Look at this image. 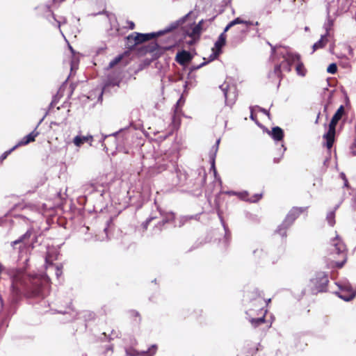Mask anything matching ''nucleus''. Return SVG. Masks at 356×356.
I'll list each match as a JSON object with an SVG mask.
<instances>
[{"label": "nucleus", "mask_w": 356, "mask_h": 356, "mask_svg": "<svg viewBox=\"0 0 356 356\" xmlns=\"http://www.w3.org/2000/svg\"><path fill=\"white\" fill-rule=\"evenodd\" d=\"M226 42V34H224V33H222L216 42H215V48L218 51H221V48L225 44Z\"/></svg>", "instance_id": "5701e85b"}, {"label": "nucleus", "mask_w": 356, "mask_h": 356, "mask_svg": "<svg viewBox=\"0 0 356 356\" xmlns=\"http://www.w3.org/2000/svg\"><path fill=\"white\" fill-rule=\"evenodd\" d=\"M262 197L261 193L254 194L249 200L250 202H258Z\"/></svg>", "instance_id": "ea45409f"}, {"label": "nucleus", "mask_w": 356, "mask_h": 356, "mask_svg": "<svg viewBox=\"0 0 356 356\" xmlns=\"http://www.w3.org/2000/svg\"><path fill=\"white\" fill-rule=\"evenodd\" d=\"M155 168L157 172H161L168 170L171 173L170 182L172 186H182L187 179V175L184 171L181 170L177 163L163 158L161 161L156 163Z\"/></svg>", "instance_id": "f03ea898"}, {"label": "nucleus", "mask_w": 356, "mask_h": 356, "mask_svg": "<svg viewBox=\"0 0 356 356\" xmlns=\"http://www.w3.org/2000/svg\"><path fill=\"white\" fill-rule=\"evenodd\" d=\"M202 22L203 20H201L196 24L195 22L191 20L186 24V25L182 27L184 35L185 36H188L191 38L190 40L187 41L188 44H193L195 41L200 38Z\"/></svg>", "instance_id": "9d476101"}, {"label": "nucleus", "mask_w": 356, "mask_h": 356, "mask_svg": "<svg viewBox=\"0 0 356 356\" xmlns=\"http://www.w3.org/2000/svg\"><path fill=\"white\" fill-rule=\"evenodd\" d=\"M320 113L318 114L317 118L316 119L315 123L317 124L318 122Z\"/></svg>", "instance_id": "052dcab7"}, {"label": "nucleus", "mask_w": 356, "mask_h": 356, "mask_svg": "<svg viewBox=\"0 0 356 356\" xmlns=\"http://www.w3.org/2000/svg\"><path fill=\"white\" fill-rule=\"evenodd\" d=\"M33 234L32 229H28L26 233H24L23 235H22L17 240L11 242V246L14 248L15 245L20 243H25V241L29 239Z\"/></svg>", "instance_id": "aec40b11"}, {"label": "nucleus", "mask_w": 356, "mask_h": 356, "mask_svg": "<svg viewBox=\"0 0 356 356\" xmlns=\"http://www.w3.org/2000/svg\"><path fill=\"white\" fill-rule=\"evenodd\" d=\"M51 15L52 18H53L55 21H56V19L54 18V14H53V13H51Z\"/></svg>", "instance_id": "0e129e2a"}, {"label": "nucleus", "mask_w": 356, "mask_h": 356, "mask_svg": "<svg viewBox=\"0 0 356 356\" xmlns=\"http://www.w3.org/2000/svg\"><path fill=\"white\" fill-rule=\"evenodd\" d=\"M130 314L132 316L134 317H140V314L137 311L132 310L130 312ZM139 321H140V318H139Z\"/></svg>", "instance_id": "49530a36"}, {"label": "nucleus", "mask_w": 356, "mask_h": 356, "mask_svg": "<svg viewBox=\"0 0 356 356\" xmlns=\"http://www.w3.org/2000/svg\"><path fill=\"white\" fill-rule=\"evenodd\" d=\"M106 86H105L102 88V92H101V93H100V96H99V99H102V96L103 93L106 91Z\"/></svg>", "instance_id": "864d4df0"}, {"label": "nucleus", "mask_w": 356, "mask_h": 356, "mask_svg": "<svg viewBox=\"0 0 356 356\" xmlns=\"http://www.w3.org/2000/svg\"><path fill=\"white\" fill-rule=\"evenodd\" d=\"M134 42H135L134 40H129L128 36L126 38V44L128 48L132 49L134 47L136 44H134Z\"/></svg>", "instance_id": "c03bdc74"}, {"label": "nucleus", "mask_w": 356, "mask_h": 356, "mask_svg": "<svg viewBox=\"0 0 356 356\" xmlns=\"http://www.w3.org/2000/svg\"><path fill=\"white\" fill-rule=\"evenodd\" d=\"M327 36V34L322 35L321 37V39L314 44V45L312 47L313 52L318 49L323 48L325 46V44L327 42V40H326Z\"/></svg>", "instance_id": "b1692460"}, {"label": "nucleus", "mask_w": 356, "mask_h": 356, "mask_svg": "<svg viewBox=\"0 0 356 356\" xmlns=\"http://www.w3.org/2000/svg\"><path fill=\"white\" fill-rule=\"evenodd\" d=\"M343 114H344V107H343V105H341L337 109V111L334 114L332 118L336 119L337 120L339 121L341 120V118H342Z\"/></svg>", "instance_id": "7c9ffc66"}, {"label": "nucleus", "mask_w": 356, "mask_h": 356, "mask_svg": "<svg viewBox=\"0 0 356 356\" xmlns=\"http://www.w3.org/2000/svg\"><path fill=\"white\" fill-rule=\"evenodd\" d=\"M155 218L154 217H149L145 222H143L142 227L143 228L146 230L147 229V227L150 222H152Z\"/></svg>", "instance_id": "a19ab883"}, {"label": "nucleus", "mask_w": 356, "mask_h": 356, "mask_svg": "<svg viewBox=\"0 0 356 356\" xmlns=\"http://www.w3.org/2000/svg\"><path fill=\"white\" fill-rule=\"evenodd\" d=\"M219 54H220V51H218L217 50H216V51L213 52L210 55L209 60L208 62H210V61H212V60H215L218 57Z\"/></svg>", "instance_id": "a18cd8bd"}, {"label": "nucleus", "mask_w": 356, "mask_h": 356, "mask_svg": "<svg viewBox=\"0 0 356 356\" xmlns=\"http://www.w3.org/2000/svg\"><path fill=\"white\" fill-rule=\"evenodd\" d=\"M243 24H245L247 26H252V25H253V24H254L252 22H250V21H245V20H244Z\"/></svg>", "instance_id": "603ef678"}, {"label": "nucleus", "mask_w": 356, "mask_h": 356, "mask_svg": "<svg viewBox=\"0 0 356 356\" xmlns=\"http://www.w3.org/2000/svg\"><path fill=\"white\" fill-rule=\"evenodd\" d=\"M129 29L133 30L135 28V24L132 21H127Z\"/></svg>", "instance_id": "de8ad7c7"}, {"label": "nucleus", "mask_w": 356, "mask_h": 356, "mask_svg": "<svg viewBox=\"0 0 356 356\" xmlns=\"http://www.w3.org/2000/svg\"><path fill=\"white\" fill-rule=\"evenodd\" d=\"M53 104H54V102H51V104H50V107L53 106Z\"/></svg>", "instance_id": "338daca9"}, {"label": "nucleus", "mask_w": 356, "mask_h": 356, "mask_svg": "<svg viewBox=\"0 0 356 356\" xmlns=\"http://www.w3.org/2000/svg\"><path fill=\"white\" fill-rule=\"evenodd\" d=\"M47 115V113L44 115V117L39 121L35 128L28 135L25 136L22 140H20L14 147L13 149H16L17 147L26 145L31 142L35 141V138L39 135V131H37L38 127L44 120V118Z\"/></svg>", "instance_id": "ddd939ff"}, {"label": "nucleus", "mask_w": 356, "mask_h": 356, "mask_svg": "<svg viewBox=\"0 0 356 356\" xmlns=\"http://www.w3.org/2000/svg\"><path fill=\"white\" fill-rule=\"evenodd\" d=\"M355 136L353 143L349 147V154L355 156H356V124L355 125Z\"/></svg>", "instance_id": "c756f323"}, {"label": "nucleus", "mask_w": 356, "mask_h": 356, "mask_svg": "<svg viewBox=\"0 0 356 356\" xmlns=\"http://www.w3.org/2000/svg\"><path fill=\"white\" fill-rule=\"evenodd\" d=\"M93 140V136L91 135L81 136H76L73 139V143L76 147H81L84 143L90 142V145H92Z\"/></svg>", "instance_id": "a211bd4d"}, {"label": "nucleus", "mask_w": 356, "mask_h": 356, "mask_svg": "<svg viewBox=\"0 0 356 356\" xmlns=\"http://www.w3.org/2000/svg\"><path fill=\"white\" fill-rule=\"evenodd\" d=\"M58 22V27L60 29V22Z\"/></svg>", "instance_id": "69168bd1"}, {"label": "nucleus", "mask_w": 356, "mask_h": 356, "mask_svg": "<svg viewBox=\"0 0 356 356\" xmlns=\"http://www.w3.org/2000/svg\"><path fill=\"white\" fill-rule=\"evenodd\" d=\"M268 78L270 79L272 81L277 79L279 80V83L280 82L282 78V73L280 65H275L274 67V70L269 72Z\"/></svg>", "instance_id": "4be33fe9"}, {"label": "nucleus", "mask_w": 356, "mask_h": 356, "mask_svg": "<svg viewBox=\"0 0 356 356\" xmlns=\"http://www.w3.org/2000/svg\"><path fill=\"white\" fill-rule=\"evenodd\" d=\"M251 109V114H250V118L252 120H254V116L253 115V113H252V108H250Z\"/></svg>", "instance_id": "6e6d98bb"}, {"label": "nucleus", "mask_w": 356, "mask_h": 356, "mask_svg": "<svg viewBox=\"0 0 356 356\" xmlns=\"http://www.w3.org/2000/svg\"><path fill=\"white\" fill-rule=\"evenodd\" d=\"M45 264H46V265L48 266L47 268H54V270H55V275L58 279L62 275V274H63L62 265L53 264L52 259L51 258L49 252H47V254L45 257Z\"/></svg>", "instance_id": "dca6fc26"}, {"label": "nucleus", "mask_w": 356, "mask_h": 356, "mask_svg": "<svg viewBox=\"0 0 356 356\" xmlns=\"http://www.w3.org/2000/svg\"><path fill=\"white\" fill-rule=\"evenodd\" d=\"M175 218V216L173 213H170L166 215L165 217L163 218V219L160 221L157 225L154 227V229L157 230L158 232H161L162 229V226H163L165 224L172 221Z\"/></svg>", "instance_id": "412c9836"}, {"label": "nucleus", "mask_w": 356, "mask_h": 356, "mask_svg": "<svg viewBox=\"0 0 356 356\" xmlns=\"http://www.w3.org/2000/svg\"><path fill=\"white\" fill-rule=\"evenodd\" d=\"M126 354L127 356H139V351L134 348H129L126 349Z\"/></svg>", "instance_id": "e433bc0d"}, {"label": "nucleus", "mask_w": 356, "mask_h": 356, "mask_svg": "<svg viewBox=\"0 0 356 356\" xmlns=\"http://www.w3.org/2000/svg\"><path fill=\"white\" fill-rule=\"evenodd\" d=\"M328 282L327 274L318 272L310 279L309 286L312 293H322L327 291Z\"/></svg>", "instance_id": "0eeeda50"}, {"label": "nucleus", "mask_w": 356, "mask_h": 356, "mask_svg": "<svg viewBox=\"0 0 356 356\" xmlns=\"http://www.w3.org/2000/svg\"><path fill=\"white\" fill-rule=\"evenodd\" d=\"M267 312L266 310L264 311V314L261 317L259 318H252L250 319V322L251 323L252 325L254 327L260 325L261 324L264 323L265 322V315Z\"/></svg>", "instance_id": "393cba45"}, {"label": "nucleus", "mask_w": 356, "mask_h": 356, "mask_svg": "<svg viewBox=\"0 0 356 356\" xmlns=\"http://www.w3.org/2000/svg\"><path fill=\"white\" fill-rule=\"evenodd\" d=\"M171 49V46H163L158 42H152L148 47V51L161 55L164 51Z\"/></svg>", "instance_id": "2eb2a0df"}, {"label": "nucleus", "mask_w": 356, "mask_h": 356, "mask_svg": "<svg viewBox=\"0 0 356 356\" xmlns=\"http://www.w3.org/2000/svg\"><path fill=\"white\" fill-rule=\"evenodd\" d=\"M193 59L192 54L186 50L179 51L175 57L176 61L181 65H186L187 63L191 62Z\"/></svg>", "instance_id": "4468645a"}, {"label": "nucleus", "mask_w": 356, "mask_h": 356, "mask_svg": "<svg viewBox=\"0 0 356 356\" xmlns=\"http://www.w3.org/2000/svg\"><path fill=\"white\" fill-rule=\"evenodd\" d=\"M220 141V139H218L216 140V144L212 147V149L209 153V160H210V163H211V167L212 169H213L215 176L217 174V172H216V170L215 168V159H216V154H217V152L218 149Z\"/></svg>", "instance_id": "f3484780"}, {"label": "nucleus", "mask_w": 356, "mask_h": 356, "mask_svg": "<svg viewBox=\"0 0 356 356\" xmlns=\"http://www.w3.org/2000/svg\"><path fill=\"white\" fill-rule=\"evenodd\" d=\"M336 284L339 287V291L336 292V294L341 299L348 302L355 297L356 287L353 286L348 280H341Z\"/></svg>", "instance_id": "6e6552de"}, {"label": "nucleus", "mask_w": 356, "mask_h": 356, "mask_svg": "<svg viewBox=\"0 0 356 356\" xmlns=\"http://www.w3.org/2000/svg\"><path fill=\"white\" fill-rule=\"evenodd\" d=\"M82 191L86 197L97 198L101 201L105 193V188L99 184L87 183L82 186Z\"/></svg>", "instance_id": "1a4fd4ad"}, {"label": "nucleus", "mask_w": 356, "mask_h": 356, "mask_svg": "<svg viewBox=\"0 0 356 356\" xmlns=\"http://www.w3.org/2000/svg\"><path fill=\"white\" fill-rule=\"evenodd\" d=\"M269 135L275 141H281L284 138V131L280 127H275L269 132Z\"/></svg>", "instance_id": "6ab92c4d"}, {"label": "nucleus", "mask_w": 356, "mask_h": 356, "mask_svg": "<svg viewBox=\"0 0 356 356\" xmlns=\"http://www.w3.org/2000/svg\"><path fill=\"white\" fill-rule=\"evenodd\" d=\"M286 149V148L284 147V145L283 144H282L281 147L278 149L279 153H280V157L274 158V163H278L280 161V159L282 158Z\"/></svg>", "instance_id": "2f4dec72"}, {"label": "nucleus", "mask_w": 356, "mask_h": 356, "mask_svg": "<svg viewBox=\"0 0 356 356\" xmlns=\"http://www.w3.org/2000/svg\"><path fill=\"white\" fill-rule=\"evenodd\" d=\"M268 44L271 47L272 54H277L283 58L281 63L277 65L280 66L281 72L282 70L290 72L291 70V65L300 58L299 54L290 51L287 48H280L276 51V48L273 47L270 42H268Z\"/></svg>", "instance_id": "20e7f679"}, {"label": "nucleus", "mask_w": 356, "mask_h": 356, "mask_svg": "<svg viewBox=\"0 0 356 356\" xmlns=\"http://www.w3.org/2000/svg\"><path fill=\"white\" fill-rule=\"evenodd\" d=\"M218 217L220 218L221 224H222V227L224 228V230H225V240L226 242H227L229 240V238H230V232L229 231L227 226L225 223V222L223 220V218H222V216H221V214L218 212Z\"/></svg>", "instance_id": "a878e982"}, {"label": "nucleus", "mask_w": 356, "mask_h": 356, "mask_svg": "<svg viewBox=\"0 0 356 356\" xmlns=\"http://www.w3.org/2000/svg\"><path fill=\"white\" fill-rule=\"evenodd\" d=\"M339 177L342 179V181H343V186L344 187H348V181L346 177V175L344 172H341L339 175Z\"/></svg>", "instance_id": "79ce46f5"}, {"label": "nucleus", "mask_w": 356, "mask_h": 356, "mask_svg": "<svg viewBox=\"0 0 356 356\" xmlns=\"http://www.w3.org/2000/svg\"><path fill=\"white\" fill-rule=\"evenodd\" d=\"M156 351V346L152 345L147 350L139 352V356H153Z\"/></svg>", "instance_id": "bb28decb"}, {"label": "nucleus", "mask_w": 356, "mask_h": 356, "mask_svg": "<svg viewBox=\"0 0 356 356\" xmlns=\"http://www.w3.org/2000/svg\"><path fill=\"white\" fill-rule=\"evenodd\" d=\"M338 122V120L332 118L329 124L328 131L323 135V138L326 140L325 145L327 149H331L333 145L336 131V125Z\"/></svg>", "instance_id": "f8f14e48"}, {"label": "nucleus", "mask_w": 356, "mask_h": 356, "mask_svg": "<svg viewBox=\"0 0 356 356\" xmlns=\"http://www.w3.org/2000/svg\"><path fill=\"white\" fill-rule=\"evenodd\" d=\"M308 207H293L287 213L282 223L278 226L276 232L282 236H286V230L289 228L296 218L303 212L306 211Z\"/></svg>", "instance_id": "39448f33"}, {"label": "nucleus", "mask_w": 356, "mask_h": 356, "mask_svg": "<svg viewBox=\"0 0 356 356\" xmlns=\"http://www.w3.org/2000/svg\"><path fill=\"white\" fill-rule=\"evenodd\" d=\"M208 62H203L200 65H192L191 67H190V72H194L200 68H201L202 67L204 66Z\"/></svg>", "instance_id": "58836bf2"}, {"label": "nucleus", "mask_w": 356, "mask_h": 356, "mask_svg": "<svg viewBox=\"0 0 356 356\" xmlns=\"http://www.w3.org/2000/svg\"><path fill=\"white\" fill-rule=\"evenodd\" d=\"M226 194L229 195H236L238 194V192L234 191H229L225 192Z\"/></svg>", "instance_id": "8fccbe9b"}, {"label": "nucleus", "mask_w": 356, "mask_h": 356, "mask_svg": "<svg viewBox=\"0 0 356 356\" xmlns=\"http://www.w3.org/2000/svg\"><path fill=\"white\" fill-rule=\"evenodd\" d=\"M241 41H242V40H241V39H239V40H235V41H234V42H235L236 44H238V43L241 42Z\"/></svg>", "instance_id": "680f3d73"}, {"label": "nucleus", "mask_w": 356, "mask_h": 356, "mask_svg": "<svg viewBox=\"0 0 356 356\" xmlns=\"http://www.w3.org/2000/svg\"><path fill=\"white\" fill-rule=\"evenodd\" d=\"M339 204L336 205L333 211H334V212H335L336 210L339 208Z\"/></svg>", "instance_id": "e2e57ef3"}, {"label": "nucleus", "mask_w": 356, "mask_h": 356, "mask_svg": "<svg viewBox=\"0 0 356 356\" xmlns=\"http://www.w3.org/2000/svg\"><path fill=\"white\" fill-rule=\"evenodd\" d=\"M258 108H259V110L261 112H262L263 113L266 114V115H268V117L270 116V113H269V112H268L266 109H265V108H261V107H258Z\"/></svg>", "instance_id": "09e8293b"}, {"label": "nucleus", "mask_w": 356, "mask_h": 356, "mask_svg": "<svg viewBox=\"0 0 356 356\" xmlns=\"http://www.w3.org/2000/svg\"><path fill=\"white\" fill-rule=\"evenodd\" d=\"M122 58V56L119 55L116 56L115 58H113L108 65L109 68L113 67L115 65H117Z\"/></svg>", "instance_id": "473e14b6"}, {"label": "nucleus", "mask_w": 356, "mask_h": 356, "mask_svg": "<svg viewBox=\"0 0 356 356\" xmlns=\"http://www.w3.org/2000/svg\"><path fill=\"white\" fill-rule=\"evenodd\" d=\"M243 22L244 20L241 19L240 17H236L234 20L231 21L230 24H232V26H234L236 24H243Z\"/></svg>", "instance_id": "37998d69"}, {"label": "nucleus", "mask_w": 356, "mask_h": 356, "mask_svg": "<svg viewBox=\"0 0 356 356\" xmlns=\"http://www.w3.org/2000/svg\"><path fill=\"white\" fill-rule=\"evenodd\" d=\"M191 12H189L188 14L181 17L179 19L173 22L168 26H167L164 30L160 31L157 33H133L128 35V39L130 40H134V44H139L144 42L148 41L156 36L161 35L165 33H168L172 31V30L176 29L180 26L184 25V24L186 22V20L189 18Z\"/></svg>", "instance_id": "7ed1b4c3"}, {"label": "nucleus", "mask_w": 356, "mask_h": 356, "mask_svg": "<svg viewBox=\"0 0 356 356\" xmlns=\"http://www.w3.org/2000/svg\"><path fill=\"white\" fill-rule=\"evenodd\" d=\"M108 136H104L102 135L101 138L99 139V142L100 143H103L104 141V140L106 139V138H107Z\"/></svg>", "instance_id": "5fc2aeb1"}, {"label": "nucleus", "mask_w": 356, "mask_h": 356, "mask_svg": "<svg viewBox=\"0 0 356 356\" xmlns=\"http://www.w3.org/2000/svg\"><path fill=\"white\" fill-rule=\"evenodd\" d=\"M232 24H230V22H229V24L225 26V29H224V31H223V32H222V33H224V34H225V33H226V32H227V31L230 28H232Z\"/></svg>", "instance_id": "3c124183"}, {"label": "nucleus", "mask_w": 356, "mask_h": 356, "mask_svg": "<svg viewBox=\"0 0 356 356\" xmlns=\"http://www.w3.org/2000/svg\"><path fill=\"white\" fill-rule=\"evenodd\" d=\"M220 89L223 92L226 104L232 106L235 103L237 98L236 86L224 83L220 86Z\"/></svg>", "instance_id": "9b49d317"}, {"label": "nucleus", "mask_w": 356, "mask_h": 356, "mask_svg": "<svg viewBox=\"0 0 356 356\" xmlns=\"http://www.w3.org/2000/svg\"><path fill=\"white\" fill-rule=\"evenodd\" d=\"M326 220L330 226L333 227L335 225V213L334 211H331L327 213Z\"/></svg>", "instance_id": "c85d7f7f"}, {"label": "nucleus", "mask_w": 356, "mask_h": 356, "mask_svg": "<svg viewBox=\"0 0 356 356\" xmlns=\"http://www.w3.org/2000/svg\"><path fill=\"white\" fill-rule=\"evenodd\" d=\"M298 63L296 67V70L297 72V74L300 76H304L306 74V70L304 67V65L300 61H296Z\"/></svg>", "instance_id": "cd10ccee"}, {"label": "nucleus", "mask_w": 356, "mask_h": 356, "mask_svg": "<svg viewBox=\"0 0 356 356\" xmlns=\"http://www.w3.org/2000/svg\"><path fill=\"white\" fill-rule=\"evenodd\" d=\"M237 196L243 200L249 201L250 199H248V193L247 191L238 192Z\"/></svg>", "instance_id": "4c0bfd02"}, {"label": "nucleus", "mask_w": 356, "mask_h": 356, "mask_svg": "<svg viewBox=\"0 0 356 356\" xmlns=\"http://www.w3.org/2000/svg\"><path fill=\"white\" fill-rule=\"evenodd\" d=\"M337 71V66L335 63H331L327 68V72L330 74H334Z\"/></svg>", "instance_id": "f704fd0d"}, {"label": "nucleus", "mask_w": 356, "mask_h": 356, "mask_svg": "<svg viewBox=\"0 0 356 356\" xmlns=\"http://www.w3.org/2000/svg\"><path fill=\"white\" fill-rule=\"evenodd\" d=\"M14 150H15V149H13V147L11 149L3 152L0 156V163H2L3 161V160H5L7 158V156L9 154H10Z\"/></svg>", "instance_id": "c9c22d12"}, {"label": "nucleus", "mask_w": 356, "mask_h": 356, "mask_svg": "<svg viewBox=\"0 0 356 356\" xmlns=\"http://www.w3.org/2000/svg\"><path fill=\"white\" fill-rule=\"evenodd\" d=\"M261 252H262V250H254V254H256L257 253H261Z\"/></svg>", "instance_id": "bf43d9fd"}, {"label": "nucleus", "mask_w": 356, "mask_h": 356, "mask_svg": "<svg viewBox=\"0 0 356 356\" xmlns=\"http://www.w3.org/2000/svg\"><path fill=\"white\" fill-rule=\"evenodd\" d=\"M8 274L12 280L9 296L12 304L18 303L25 294L33 297L42 296V289L38 277L27 275L22 268L8 269Z\"/></svg>", "instance_id": "f257e3e1"}, {"label": "nucleus", "mask_w": 356, "mask_h": 356, "mask_svg": "<svg viewBox=\"0 0 356 356\" xmlns=\"http://www.w3.org/2000/svg\"><path fill=\"white\" fill-rule=\"evenodd\" d=\"M59 312H60V313H62V314H65V313H66L65 312H62V311H60Z\"/></svg>", "instance_id": "774afa93"}, {"label": "nucleus", "mask_w": 356, "mask_h": 356, "mask_svg": "<svg viewBox=\"0 0 356 356\" xmlns=\"http://www.w3.org/2000/svg\"><path fill=\"white\" fill-rule=\"evenodd\" d=\"M181 102V98H180L178 102H177L176 106L178 107Z\"/></svg>", "instance_id": "13d9d810"}, {"label": "nucleus", "mask_w": 356, "mask_h": 356, "mask_svg": "<svg viewBox=\"0 0 356 356\" xmlns=\"http://www.w3.org/2000/svg\"><path fill=\"white\" fill-rule=\"evenodd\" d=\"M332 25H333V21L330 19V16L328 15L327 22H325L324 24V27L326 30V33L325 34H327V35H328L329 30L332 27Z\"/></svg>", "instance_id": "72a5a7b5"}, {"label": "nucleus", "mask_w": 356, "mask_h": 356, "mask_svg": "<svg viewBox=\"0 0 356 356\" xmlns=\"http://www.w3.org/2000/svg\"><path fill=\"white\" fill-rule=\"evenodd\" d=\"M329 251L330 254L341 257L343 261L336 263L337 267L341 268L346 261L347 248L342 238L338 234L330 240Z\"/></svg>", "instance_id": "423d86ee"}, {"label": "nucleus", "mask_w": 356, "mask_h": 356, "mask_svg": "<svg viewBox=\"0 0 356 356\" xmlns=\"http://www.w3.org/2000/svg\"><path fill=\"white\" fill-rule=\"evenodd\" d=\"M124 129H120L119 131H117L115 133H113L112 134H111L110 136H116L118 135L120 131H122Z\"/></svg>", "instance_id": "4d7b16f0"}]
</instances>
